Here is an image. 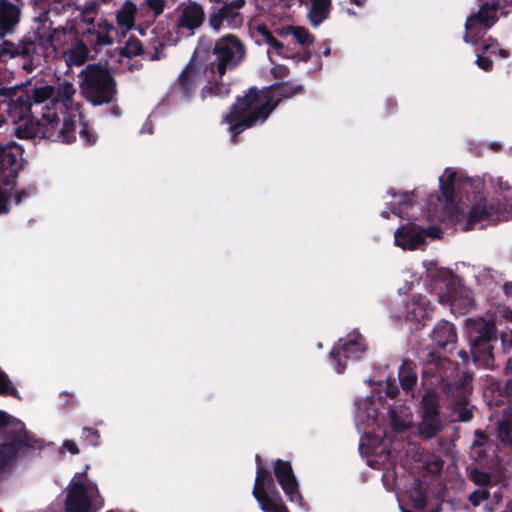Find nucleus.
I'll return each mask as SVG.
<instances>
[{"label": "nucleus", "instance_id": "nucleus-1", "mask_svg": "<svg viewBox=\"0 0 512 512\" xmlns=\"http://www.w3.org/2000/svg\"><path fill=\"white\" fill-rule=\"evenodd\" d=\"M76 88L67 80L57 89L45 85L33 89L34 115L14 124V134L21 139H47L71 143L74 139V121L79 107L74 101Z\"/></svg>", "mask_w": 512, "mask_h": 512}, {"label": "nucleus", "instance_id": "nucleus-2", "mask_svg": "<svg viewBox=\"0 0 512 512\" xmlns=\"http://www.w3.org/2000/svg\"><path fill=\"white\" fill-rule=\"evenodd\" d=\"M378 386L381 387V390L356 402L355 423L358 431L362 434L359 444L360 453L366 457L368 466L384 471L382 482L384 487L390 491L393 489L395 473L390 468L392 455L384 442L385 432L381 429L379 409L384 405V396L394 398L398 387L395 379L392 378L386 380L385 390H382V383H379Z\"/></svg>", "mask_w": 512, "mask_h": 512}, {"label": "nucleus", "instance_id": "nucleus-3", "mask_svg": "<svg viewBox=\"0 0 512 512\" xmlns=\"http://www.w3.org/2000/svg\"><path fill=\"white\" fill-rule=\"evenodd\" d=\"M80 8L78 16L67 21L65 26L53 27L48 15L39 17L38 26L33 35L24 37L26 60L22 67L32 72L42 65L44 59L52 52L74 41L79 34H88L95 38L94 18ZM50 11L47 13L49 14Z\"/></svg>", "mask_w": 512, "mask_h": 512}, {"label": "nucleus", "instance_id": "nucleus-4", "mask_svg": "<svg viewBox=\"0 0 512 512\" xmlns=\"http://www.w3.org/2000/svg\"><path fill=\"white\" fill-rule=\"evenodd\" d=\"M301 86L283 84L262 90L251 87L248 92L231 107L223 117L229 127L231 140L236 142V135L258 124H263L282 98H290L301 92Z\"/></svg>", "mask_w": 512, "mask_h": 512}, {"label": "nucleus", "instance_id": "nucleus-5", "mask_svg": "<svg viewBox=\"0 0 512 512\" xmlns=\"http://www.w3.org/2000/svg\"><path fill=\"white\" fill-rule=\"evenodd\" d=\"M385 204L390 212L384 210L381 212L383 218H388L392 213L399 218H408L406 224L400 226L394 232V244L402 250L423 249L426 245L425 237L440 238L441 230L436 226L424 227L417 222L411 210L414 208V199L412 193L396 194L392 190L387 191Z\"/></svg>", "mask_w": 512, "mask_h": 512}, {"label": "nucleus", "instance_id": "nucleus-6", "mask_svg": "<svg viewBox=\"0 0 512 512\" xmlns=\"http://www.w3.org/2000/svg\"><path fill=\"white\" fill-rule=\"evenodd\" d=\"M457 368L453 362L446 358H436L425 364L422 371V380L425 386L439 387L450 398V403L455 404V413L460 422H469L473 418V412L466 404L470 387L465 381H455Z\"/></svg>", "mask_w": 512, "mask_h": 512}, {"label": "nucleus", "instance_id": "nucleus-7", "mask_svg": "<svg viewBox=\"0 0 512 512\" xmlns=\"http://www.w3.org/2000/svg\"><path fill=\"white\" fill-rule=\"evenodd\" d=\"M490 182L495 193L499 194V198L496 202L481 199L475 203L459 222L463 230L483 228L486 225L497 223L505 214L512 213V192L507 182L503 181L501 177H490Z\"/></svg>", "mask_w": 512, "mask_h": 512}, {"label": "nucleus", "instance_id": "nucleus-8", "mask_svg": "<svg viewBox=\"0 0 512 512\" xmlns=\"http://www.w3.org/2000/svg\"><path fill=\"white\" fill-rule=\"evenodd\" d=\"M473 182L481 184L480 180L464 179L453 168H446L439 176V194L428 198V212L437 221H446L457 212L461 200V191L472 186Z\"/></svg>", "mask_w": 512, "mask_h": 512}, {"label": "nucleus", "instance_id": "nucleus-9", "mask_svg": "<svg viewBox=\"0 0 512 512\" xmlns=\"http://www.w3.org/2000/svg\"><path fill=\"white\" fill-rule=\"evenodd\" d=\"M423 266L428 276L437 277L433 289L440 304L449 305L452 311L458 310L459 313L473 306L471 291L461 285L458 277L445 269H438L432 261H424Z\"/></svg>", "mask_w": 512, "mask_h": 512}, {"label": "nucleus", "instance_id": "nucleus-10", "mask_svg": "<svg viewBox=\"0 0 512 512\" xmlns=\"http://www.w3.org/2000/svg\"><path fill=\"white\" fill-rule=\"evenodd\" d=\"M0 426H5L7 442L0 445V474L3 473L17 454H26L41 447V444L25 430L22 421L0 411Z\"/></svg>", "mask_w": 512, "mask_h": 512}, {"label": "nucleus", "instance_id": "nucleus-11", "mask_svg": "<svg viewBox=\"0 0 512 512\" xmlns=\"http://www.w3.org/2000/svg\"><path fill=\"white\" fill-rule=\"evenodd\" d=\"M81 94L93 105L111 103L116 98V84L110 72L100 64H90L79 74Z\"/></svg>", "mask_w": 512, "mask_h": 512}, {"label": "nucleus", "instance_id": "nucleus-12", "mask_svg": "<svg viewBox=\"0 0 512 512\" xmlns=\"http://www.w3.org/2000/svg\"><path fill=\"white\" fill-rule=\"evenodd\" d=\"M466 332L473 362L486 369H492L494 367L493 343L496 342L494 323L481 317L468 318Z\"/></svg>", "mask_w": 512, "mask_h": 512}, {"label": "nucleus", "instance_id": "nucleus-13", "mask_svg": "<svg viewBox=\"0 0 512 512\" xmlns=\"http://www.w3.org/2000/svg\"><path fill=\"white\" fill-rule=\"evenodd\" d=\"M104 506L98 486L89 480L86 471L76 473L66 488V512H97Z\"/></svg>", "mask_w": 512, "mask_h": 512}, {"label": "nucleus", "instance_id": "nucleus-14", "mask_svg": "<svg viewBox=\"0 0 512 512\" xmlns=\"http://www.w3.org/2000/svg\"><path fill=\"white\" fill-rule=\"evenodd\" d=\"M481 1L478 12L468 17L465 23L464 41L472 45H476L486 30L496 23L499 14L512 5V0Z\"/></svg>", "mask_w": 512, "mask_h": 512}, {"label": "nucleus", "instance_id": "nucleus-15", "mask_svg": "<svg viewBox=\"0 0 512 512\" xmlns=\"http://www.w3.org/2000/svg\"><path fill=\"white\" fill-rule=\"evenodd\" d=\"M116 27L106 20L97 23L95 29V38L90 41L97 46L110 45L113 43L112 33L124 36L128 31L135 28V21H139V7L131 0H126L119 9L116 10Z\"/></svg>", "mask_w": 512, "mask_h": 512}, {"label": "nucleus", "instance_id": "nucleus-16", "mask_svg": "<svg viewBox=\"0 0 512 512\" xmlns=\"http://www.w3.org/2000/svg\"><path fill=\"white\" fill-rule=\"evenodd\" d=\"M211 56L206 64L209 73L222 77L227 69L236 67L244 59L245 47L236 36L228 34L216 41Z\"/></svg>", "mask_w": 512, "mask_h": 512}, {"label": "nucleus", "instance_id": "nucleus-17", "mask_svg": "<svg viewBox=\"0 0 512 512\" xmlns=\"http://www.w3.org/2000/svg\"><path fill=\"white\" fill-rule=\"evenodd\" d=\"M256 463L252 495L258 502L259 508L262 512H288L270 472L261 464L258 455H256Z\"/></svg>", "mask_w": 512, "mask_h": 512}, {"label": "nucleus", "instance_id": "nucleus-18", "mask_svg": "<svg viewBox=\"0 0 512 512\" xmlns=\"http://www.w3.org/2000/svg\"><path fill=\"white\" fill-rule=\"evenodd\" d=\"M23 167V150L15 142L0 145V183L8 185ZM11 200L10 192L0 188V214L7 213Z\"/></svg>", "mask_w": 512, "mask_h": 512}, {"label": "nucleus", "instance_id": "nucleus-19", "mask_svg": "<svg viewBox=\"0 0 512 512\" xmlns=\"http://www.w3.org/2000/svg\"><path fill=\"white\" fill-rule=\"evenodd\" d=\"M427 387L420 402L421 421L417 425L418 435L424 439L436 437L444 428L439 412V398L433 388Z\"/></svg>", "mask_w": 512, "mask_h": 512}, {"label": "nucleus", "instance_id": "nucleus-20", "mask_svg": "<svg viewBox=\"0 0 512 512\" xmlns=\"http://www.w3.org/2000/svg\"><path fill=\"white\" fill-rule=\"evenodd\" d=\"M0 111L6 112L13 124L34 115V98L31 93L20 89L0 88Z\"/></svg>", "mask_w": 512, "mask_h": 512}, {"label": "nucleus", "instance_id": "nucleus-21", "mask_svg": "<svg viewBox=\"0 0 512 512\" xmlns=\"http://www.w3.org/2000/svg\"><path fill=\"white\" fill-rule=\"evenodd\" d=\"M367 348L363 336L358 332H352L340 339L337 347L330 351V360L334 370L341 374L346 367V360H359Z\"/></svg>", "mask_w": 512, "mask_h": 512}, {"label": "nucleus", "instance_id": "nucleus-22", "mask_svg": "<svg viewBox=\"0 0 512 512\" xmlns=\"http://www.w3.org/2000/svg\"><path fill=\"white\" fill-rule=\"evenodd\" d=\"M204 10L196 1H184L173 15V27L180 36L190 37L203 24Z\"/></svg>", "mask_w": 512, "mask_h": 512}, {"label": "nucleus", "instance_id": "nucleus-23", "mask_svg": "<svg viewBox=\"0 0 512 512\" xmlns=\"http://www.w3.org/2000/svg\"><path fill=\"white\" fill-rule=\"evenodd\" d=\"M274 474L288 500L303 512H309V504L304 501L299 491V483L290 462L277 459L274 463Z\"/></svg>", "mask_w": 512, "mask_h": 512}, {"label": "nucleus", "instance_id": "nucleus-24", "mask_svg": "<svg viewBox=\"0 0 512 512\" xmlns=\"http://www.w3.org/2000/svg\"><path fill=\"white\" fill-rule=\"evenodd\" d=\"M208 66L193 57L177 79V88L181 100L189 101L202 78L206 79Z\"/></svg>", "mask_w": 512, "mask_h": 512}, {"label": "nucleus", "instance_id": "nucleus-25", "mask_svg": "<svg viewBox=\"0 0 512 512\" xmlns=\"http://www.w3.org/2000/svg\"><path fill=\"white\" fill-rule=\"evenodd\" d=\"M257 34V42L268 47L266 53L270 62L274 61L273 56L281 58L294 57V53L289 48V40L284 41L281 38L278 39L266 26H259L257 28Z\"/></svg>", "mask_w": 512, "mask_h": 512}, {"label": "nucleus", "instance_id": "nucleus-26", "mask_svg": "<svg viewBox=\"0 0 512 512\" xmlns=\"http://www.w3.org/2000/svg\"><path fill=\"white\" fill-rule=\"evenodd\" d=\"M432 307L430 300L422 295H413L410 302H406L396 314V318L407 321L420 322L430 316Z\"/></svg>", "mask_w": 512, "mask_h": 512}, {"label": "nucleus", "instance_id": "nucleus-27", "mask_svg": "<svg viewBox=\"0 0 512 512\" xmlns=\"http://www.w3.org/2000/svg\"><path fill=\"white\" fill-rule=\"evenodd\" d=\"M22 3L0 0V38L12 34L20 22Z\"/></svg>", "mask_w": 512, "mask_h": 512}, {"label": "nucleus", "instance_id": "nucleus-28", "mask_svg": "<svg viewBox=\"0 0 512 512\" xmlns=\"http://www.w3.org/2000/svg\"><path fill=\"white\" fill-rule=\"evenodd\" d=\"M432 340L442 349L452 351L457 335L454 326L446 320L439 321L432 331Z\"/></svg>", "mask_w": 512, "mask_h": 512}, {"label": "nucleus", "instance_id": "nucleus-29", "mask_svg": "<svg viewBox=\"0 0 512 512\" xmlns=\"http://www.w3.org/2000/svg\"><path fill=\"white\" fill-rule=\"evenodd\" d=\"M388 416L391 428L395 432H403L413 424V414L411 409L402 404L389 406Z\"/></svg>", "mask_w": 512, "mask_h": 512}, {"label": "nucleus", "instance_id": "nucleus-30", "mask_svg": "<svg viewBox=\"0 0 512 512\" xmlns=\"http://www.w3.org/2000/svg\"><path fill=\"white\" fill-rule=\"evenodd\" d=\"M275 34L284 41L292 37L302 48H306L314 42V36L306 28L300 26L286 25L275 29Z\"/></svg>", "mask_w": 512, "mask_h": 512}, {"label": "nucleus", "instance_id": "nucleus-31", "mask_svg": "<svg viewBox=\"0 0 512 512\" xmlns=\"http://www.w3.org/2000/svg\"><path fill=\"white\" fill-rule=\"evenodd\" d=\"M309 6L307 17L313 27H318L329 15L331 0H299Z\"/></svg>", "mask_w": 512, "mask_h": 512}, {"label": "nucleus", "instance_id": "nucleus-32", "mask_svg": "<svg viewBox=\"0 0 512 512\" xmlns=\"http://www.w3.org/2000/svg\"><path fill=\"white\" fill-rule=\"evenodd\" d=\"M78 107L80 108L79 103L75 102ZM74 125H73V131H74V139L71 141L73 142L76 139V129L78 128V134L83 142V144L87 146L94 145L97 142L98 136L94 132V130L84 121L83 115L81 111L79 110V116L75 117Z\"/></svg>", "mask_w": 512, "mask_h": 512}, {"label": "nucleus", "instance_id": "nucleus-33", "mask_svg": "<svg viewBox=\"0 0 512 512\" xmlns=\"http://www.w3.org/2000/svg\"><path fill=\"white\" fill-rule=\"evenodd\" d=\"M221 78L222 77H219L217 73L215 75L208 73V75L206 76L208 84H206L202 88L200 93L202 100L206 99L209 96L223 97L230 93L229 85L224 83L219 84L217 82V80Z\"/></svg>", "mask_w": 512, "mask_h": 512}, {"label": "nucleus", "instance_id": "nucleus-34", "mask_svg": "<svg viewBox=\"0 0 512 512\" xmlns=\"http://www.w3.org/2000/svg\"><path fill=\"white\" fill-rule=\"evenodd\" d=\"M89 51L86 45L79 41L75 46L69 48L64 53V60L68 67L82 66L88 59Z\"/></svg>", "mask_w": 512, "mask_h": 512}, {"label": "nucleus", "instance_id": "nucleus-35", "mask_svg": "<svg viewBox=\"0 0 512 512\" xmlns=\"http://www.w3.org/2000/svg\"><path fill=\"white\" fill-rule=\"evenodd\" d=\"M21 58L22 63L26 60V51L23 38L18 42L5 40L0 44V60L5 58Z\"/></svg>", "mask_w": 512, "mask_h": 512}, {"label": "nucleus", "instance_id": "nucleus-36", "mask_svg": "<svg viewBox=\"0 0 512 512\" xmlns=\"http://www.w3.org/2000/svg\"><path fill=\"white\" fill-rule=\"evenodd\" d=\"M399 382L403 390H411L417 382V374L410 364L404 363L399 368Z\"/></svg>", "mask_w": 512, "mask_h": 512}, {"label": "nucleus", "instance_id": "nucleus-37", "mask_svg": "<svg viewBox=\"0 0 512 512\" xmlns=\"http://www.w3.org/2000/svg\"><path fill=\"white\" fill-rule=\"evenodd\" d=\"M143 53V47L141 42L137 38H129L125 46L121 49V56L127 59H131L134 56L141 55Z\"/></svg>", "mask_w": 512, "mask_h": 512}, {"label": "nucleus", "instance_id": "nucleus-38", "mask_svg": "<svg viewBox=\"0 0 512 512\" xmlns=\"http://www.w3.org/2000/svg\"><path fill=\"white\" fill-rule=\"evenodd\" d=\"M410 500L415 509L422 510L427 503V495L420 487H415L410 492Z\"/></svg>", "mask_w": 512, "mask_h": 512}, {"label": "nucleus", "instance_id": "nucleus-39", "mask_svg": "<svg viewBox=\"0 0 512 512\" xmlns=\"http://www.w3.org/2000/svg\"><path fill=\"white\" fill-rule=\"evenodd\" d=\"M497 436L505 445H512V426L508 421L498 423Z\"/></svg>", "mask_w": 512, "mask_h": 512}, {"label": "nucleus", "instance_id": "nucleus-40", "mask_svg": "<svg viewBox=\"0 0 512 512\" xmlns=\"http://www.w3.org/2000/svg\"><path fill=\"white\" fill-rule=\"evenodd\" d=\"M0 394L18 397L17 389L11 384L9 377L0 369Z\"/></svg>", "mask_w": 512, "mask_h": 512}, {"label": "nucleus", "instance_id": "nucleus-41", "mask_svg": "<svg viewBox=\"0 0 512 512\" xmlns=\"http://www.w3.org/2000/svg\"><path fill=\"white\" fill-rule=\"evenodd\" d=\"M222 10H225L224 19L226 27L236 28L241 25L242 18L239 12L233 9H228L227 7H222Z\"/></svg>", "mask_w": 512, "mask_h": 512}, {"label": "nucleus", "instance_id": "nucleus-42", "mask_svg": "<svg viewBox=\"0 0 512 512\" xmlns=\"http://www.w3.org/2000/svg\"><path fill=\"white\" fill-rule=\"evenodd\" d=\"M403 279L406 282V285L405 287H400L398 289L400 294H405L406 292L411 290L415 285H420V278L417 275L412 274L408 270L403 272Z\"/></svg>", "mask_w": 512, "mask_h": 512}, {"label": "nucleus", "instance_id": "nucleus-43", "mask_svg": "<svg viewBox=\"0 0 512 512\" xmlns=\"http://www.w3.org/2000/svg\"><path fill=\"white\" fill-rule=\"evenodd\" d=\"M225 10H222V7L216 12L212 13L209 17V25L215 30L219 31L222 27L226 26L224 19Z\"/></svg>", "mask_w": 512, "mask_h": 512}, {"label": "nucleus", "instance_id": "nucleus-44", "mask_svg": "<svg viewBox=\"0 0 512 512\" xmlns=\"http://www.w3.org/2000/svg\"><path fill=\"white\" fill-rule=\"evenodd\" d=\"M470 478L475 484L480 486H486L491 482V477L487 472L478 470L476 468L471 470Z\"/></svg>", "mask_w": 512, "mask_h": 512}, {"label": "nucleus", "instance_id": "nucleus-45", "mask_svg": "<svg viewBox=\"0 0 512 512\" xmlns=\"http://www.w3.org/2000/svg\"><path fill=\"white\" fill-rule=\"evenodd\" d=\"M490 493L486 489H477L469 496V501L474 507H478L483 501L488 500Z\"/></svg>", "mask_w": 512, "mask_h": 512}, {"label": "nucleus", "instance_id": "nucleus-46", "mask_svg": "<svg viewBox=\"0 0 512 512\" xmlns=\"http://www.w3.org/2000/svg\"><path fill=\"white\" fill-rule=\"evenodd\" d=\"M82 438L91 446H98L100 434L99 431L93 428H83Z\"/></svg>", "mask_w": 512, "mask_h": 512}, {"label": "nucleus", "instance_id": "nucleus-47", "mask_svg": "<svg viewBox=\"0 0 512 512\" xmlns=\"http://www.w3.org/2000/svg\"><path fill=\"white\" fill-rule=\"evenodd\" d=\"M490 50V47H485V52L482 54L477 55L476 58V64L479 68L483 69L484 71H489L492 68L493 62L490 58V56L486 55L487 51Z\"/></svg>", "mask_w": 512, "mask_h": 512}, {"label": "nucleus", "instance_id": "nucleus-48", "mask_svg": "<svg viewBox=\"0 0 512 512\" xmlns=\"http://www.w3.org/2000/svg\"><path fill=\"white\" fill-rule=\"evenodd\" d=\"M55 2V10L58 11L59 10V7L61 9H65V8H69L71 6H76L77 9H80V8H88L89 6V3L87 2V0H80L78 3H69L68 0H54Z\"/></svg>", "mask_w": 512, "mask_h": 512}, {"label": "nucleus", "instance_id": "nucleus-49", "mask_svg": "<svg viewBox=\"0 0 512 512\" xmlns=\"http://www.w3.org/2000/svg\"><path fill=\"white\" fill-rule=\"evenodd\" d=\"M165 45L162 43H159L155 48L154 51L148 52L146 54V58L151 61H158L166 57L165 53Z\"/></svg>", "mask_w": 512, "mask_h": 512}, {"label": "nucleus", "instance_id": "nucleus-50", "mask_svg": "<svg viewBox=\"0 0 512 512\" xmlns=\"http://www.w3.org/2000/svg\"><path fill=\"white\" fill-rule=\"evenodd\" d=\"M62 449L69 451L71 454L79 453L77 444L74 441L68 439L63 442Z\"/></svg>", "mask_w": 512, "mask_h": 512}, {"label": "nucleus", "instance_id": "nucleus-51", "mask_svg": "<svg viewBox=\"0 0 512 512\" xmlns=\"http://www.w3.org/2000/svg\"><path fill=\"white\" fill-rule=\"evenodd\" d=\"M152 131H153V128H152V124L150 121H146L141 130H140V133L141 134H144V133H148V134H152Z\"/></svg>", "mask_w": 512, "mask_h": 512}, {"label": "nucleus", "instance_id": "nucleus-52", "mask_svg": "<svg viewBox=\"0 0 512 512\" xmlns=\"http://www.w3.org/2000/svg\"><path fill=\"white\" fill-rule=\"evenodd\" d=\"M490 53L494 54L496 56H499L500 58H507L508 57V52L503 50V49L493 48V49H491Z\"/></svg>", "mask_w": 512, "mask_h": 512}, {"label": "nucleus", "instance_id": "nucleus-53", "mask_svg": "<svg viewBox=\"0 0 512 512\" xmlns=\"http://www.w3.org/2000/svg\"><path fill=\"white\" fill-rule=\"evenodd\" d=\"M503 317L507 319L508 321L512 322V309L511 308H505L503 311Z\"/></svg>", "mask_w": 512, "mask_h": 512}, {"label": "nucleus", "instance_id": "nucleus-54", "mask_svg": "<svg viewBox=\"0 0 512 512\" xmlns=\"http://www.w3.org/2000/svg\"><path fill=\"white\" fill-rule=\"evenodd\" d=\"M502 341L504 344L509 343V345L512 347V332L508 334L502 335Z\"/></svg>", "mask_w": 512, "mask_h": 512}, {"label": "nucleus", "instance_id": "nucleus-55", "mask_svg": "<svg viewBox=\"0 0 512 512\" xmlns=\"http://www.w3.org/2000/svg\"><path fill=\"white\" fill-rule=\"evenodd\" d=\"M110 113L115 116V117H118L121 115V111L120 109L117 107V106H114L110 109Z\"/></svg>", "mask_w": 512, "mask_h": 512}, {"label": "nucleus", "instance_id": "nucleus-56", "mask_svg": "<svg viewBox=\"0 0 512 512\" xmlns=\"http://www.w3.org/2000/svg\"><path fill=\"white\" fill-rule=\"evenodd\" d=\"M350 2L356 4L357 6H363L366 0H350Z\"/></svg>", "mask_w": 512, "mask_h": 512}, {"label": "nucleus", "instance_id": "nucleus-57", "mask_svg": "<svg viewBox=\"0 0 512 512\" xmlns=\"http://www.w3.org/2000/svg\"><path fill=\"white\" fill-rule=\"evenodd\" d=\"M459 356H460L464 361H466V360L468 359V354H467V352H465V351H461V352H459Z\"/></svg>", "mask_w": 512, "mask_h": 512}, {"label": "nucleus", "instance_id": "nucleus-58", "mask_svg": "<svg viewBox=\"0 0 512 512\" xmlns=\"http://www.w3.org/2000/svg\"><path fill=\"white\" fill-rule=\"evenodd\" d=\"M475 435H476L478 438H484V437H485L484 433H483L482 431H480V430H476V431H475Z\"/></svg>", "mask_w": 512, "mask_h": 512}, {"label": "nucleus", "instance_id": "nucleus-59", "mask_svg": "<svg viewBox=\"0 0 512 512\" xmlns=\"http://www.w3.org/2000/svg\"><path fill=\"white\" fill-rule=\"evenodd\" d=\"M330 51H331L330 47H327V48L324 50V55H325V56H328V55L330 54Z\"/></svg>", "mask_w": 512, "mask_h": 512}, {"label": "nucleus", "instance_id": "nucleus-60", "mask_svg": "<svg viewBox=\"0 0 512 512\" xmlns=\"http://www.w3.org/2000/svg\"><path fill=\"white\" fill-rule=\"evenodd\" d=\"M20 197H21V195H20V194L16 196V203H17V204H18V203H20Z\"/></svg>", "mask_w": 512, "mask_h": 512}, {"label": "nucleus", "instance_id": "nucleus-61", "mask_svg": "<svg viewBox=\"0 0 512 512\" xmlns=\"http://www.w3.org/2000/svg\"><path fill=\"white\" fill-rule=\"evenodd\" d=\"M347 13H348L349 15H355V12H353V11H352V10H350V9H348V10H347Z\"/></svg>", "mask_w": 512, "mask_h": 512}, {"label": "nucleus", "instance_id": "nucleus-62", "mask_svg": "<svg viewBox=\"0 0 512 512\" xmlns=\"http://www.w3.org/2000/svg\"><path fill=\"white\" fill-rule=\"evenodd\" d=\"M508 389H509L510 392H512V384L510 382L508 384Z\"/></svg>", "mask_w": 512, "mask_h": 512}, {"label": "nucleus", "instance_id": "nucleus-63", "mask_svg": "<svg viewBox=\"0 0 512 512\" xmlns=\"http://www.w3.org/2000/svg\"><path fill=\"white\" fill-rule=\"evenodd\" d=\"M3 122H4V119H3V117L0 116V127L2 126Z\"/></svg>", "mask_w": 512, "mask_h": 512}, {"label": "nucleus", "instance_id": "nucleus-64", "mask_svg": "<svg viewBox=\"0 0 512 512\" xmlns=\"http://www.w3.org/2000/svg\"><path fill=\"white\" fill-rule=\"evenodd\" d=\"M134 68H135V65H134V64H132V65H130V66H129V70H133Z\"/></svg>", "mask_w": 512, "mask_h": 512}]
</instances>
